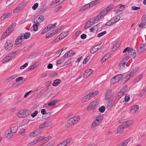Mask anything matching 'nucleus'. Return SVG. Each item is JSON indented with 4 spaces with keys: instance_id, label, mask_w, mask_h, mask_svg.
<instances>
[{
    "instance_id": "37",
    "label": "nucleus",
    "mask_w": 146,
    "mask_h": 146,
    "mask_svg": "<svg viewBox=\"0 0 146 146\" xmlns=\"http://www.w3.org/2000/svg\"><path fill=\"white\" fill-rule=\"evenodd\" d=\"M98 30V25H94L90 29V30L92 32H96Z\"/></svg>"
},
{
    "instance_id": "20",
    "label": "nucleus",
    "mask_w": 146,
    "mask_h": 146,
    "mask_svg": "<svg viewBox=\"0 0 146 146\" xmlns=\"http://www.w3.org/2000/svg\"><path fill=\"white\" fill-rule=\"evenodd\" d=\"M24 39L23 37V35H20L16 39L15 41V44L16 45H17L19 43L22 42Z\"/></svg>"
},
{
    "instance_id": "8",
    "label": "nucleus",
    "mask_w": 146,
    "mask_h": 146,
    "mask_svg": "<svg viewBox=\"0 0 146 146\" xmlns=\"http://www.w3.org/2000/svg\"><path fill=\"white\" fill-rule=\"evenodd\" d=\"M127 54L130 58H134L136 56V53L135 51L132 49H129L128 50Z\"/></svg>"
},
{
    "instance_id": "27",
    "label": "nucleus",
    "mask_w": 146,
    "mask_h": 146,
    "mask_svg": "<svg viewBox=\"0 0 146 146\" xmlns=\"http://www.w3.org/2000/svg\"><path fill=\"white\" fill-rule=\"evenodd\" d=\"M90 8V7L89 6V4H87L82 7L80 9L79 11L80 12H83L84 11L87 10Z\"/></svg>"
},
{
    "instance_id": "5",
    "label": "nucleus",
    "mask_w": 146,
    "mask_h": 146,
    "mask_svg": "<svg viewBox=\"0 0 146 146\" xmlns=\"http://www.w3.org/2000/svg\"><path fill=\"white\" fill-rule=\"evenodd\" d=\"M12 46L11 41L9 40H7L4 45L5 49L7 50H10L12 48Z\"/></svg>"
},
{
    "instance_id": "53",
    "label": "nucleus",
    "mask_w": 146,
    "mask_h": 146,
    "mask_svg": "<svg viewBox=\"0 0 146 146\" xmlns=\"http://www.w3.org/2000/svg\"><path fill=\"white\" fill-rule=\"evenodd\" d=\"M11 59L8 55L4 58L3 61L4 62H9Z\"/></svg>"
},
{
    "instance_id": "58",
    "label": "nucleus",
    "mask_w": 146,
    "mask_h": 146,
    "mask_svg": "<svg viewBox=\"0 0 146 146\" xmlns=\"http://www.w3.org/2000/svg\"><path fill=\"white\" fill-rule=\"evenodd\" d=\"M114 23L111 19L109 21L107 22L106 24V26H109L113 25Z\"/></svg>"
},
{
    "instance_id": "60",
    "label": "nucleus",
    "mask_w": 146,
    "mask_h": 146,
    "mask_svg": "<svg viewBox=\"0 0 146 146\" xmlns=\"http://www.w3.org/2000/svg\"><path fill=\"white\" fill-rule=\"evenodd\" d=\"M36 144V143L35 141V140H34L32 141L29 143L27 144V146H31L35 145Z\"/></svg>"
},
{
    "instance_id": "62",
    "label": "nucleus",
    "mask_w": 146,
    "mask_h": 146,
    "mask_svg": "<svg viewBox=\"0 0 146 146\" xmlns=\"http://www.w3.org/2000/svg\"><path fill=\"white\" fill-rule=\"evenodd\" d=\"M34 134H35L36 136L38 135L40 133V131L39 129H37L35 131H34Z\"/></svg>"
},
{
    "instance_id": "12",
    "label": "nucleus",
    "mask_w": 146,
    "mask_h": 146,
    "mask_svg": "<svg viewBox=\"0 0 146 146\" xmlns=\"http://www.w3.org/2000/svg\"><path fill=\"white\" fill-rule=\"evenodd\" d=\"M101 18H102L101 17V16H100V15L98 14L97 16L95 18L91 19L90 21H88V23H97L100 21Z\"/></svg>"
},
{
    "instance_id": "26",
    "label": "nucleus",
    "mask_w": 146,
    "mask_h": 146,
    "mask_svg": "<svg viewBox=\"0 0 146 146\" xmlns=\"http://www.w3.org/2000/svg\"><path fill=\"white\" fill-rule=\"evenodd\" d=\"M74 124L73 123L70 119L68 120L66 123L65 126L68 127H72Z\"/></svg>"
},
{
    "instance_id": "54",
    "label": "nucleus",
    "mask_w": 146,
    "mask_h": 146,
    "mask_svg": "<svg viewBox=\"0 0 146 146\" xmlns=\"http://www.w3.org/2000/svg\"><path fill=\"white\" fill-rule=\"evenodd\" d=\"M74 61V60L72 58H70L64 63V65H66L69 64L71 63Z\"/></svg>"
},
{
    "instance_id": "44",
    "label": "nucleus",
    "mask_w": 146,
    "mask_h": 146,
    "mask_svg": "<svg viewBox=\"0 0 146 146\" xmlns=\"http://www.w3.org/2000/svg\"><path fill=\"white\" fill-rule=\"evenodd\" d=\"M45 127H47L50 126L52 124V121H48L44 123Z\"/></svg>"
},
{
    "instance_id": "13",
    "label": "nucleus",
    "mask_w": 146,
    "mask_h": 146,
    "mask_svg": "<svg viewBox=\"0 0 146 146\" xmlns=\"http://www.w3.org/2000/svg\"><path fill=\"white\" fill-rule=\"evenodd\" d=\"M58 29L53 30L51 32H50L46 35V38H49L54 35L57 33Z\"/></svg>"
},
{
    "instance_id": "40",
    "label": "nucleus",
    "mask_w": 146,
    "mask_h": 146,
    "mask_svg": "<svg viewBox=\"0 0 146 146\" xmlns=\"http://www.w3.org/2000/svg\"><path fill=\"white\" fill-rule=\"evenodd\" d=\"M5 135L7 139H10L13 135V133L10 132L9 130H8V133H6Z\"/></svg>"
},
{
    "instance_id": "41",
    "label": "nucleus",
    "mask_w": 146,
    "mask_h": 146,
    "mask_svg": "<svg viewBox=\"0 0 146 146\" xmlns=\"http://www.w3.org/2000/svg\"><path fill=\"white\" fill-rule=\"evenodd\" d=\"M111 90H108L106 92V98L107 99H109L111 97Z\"/></svg>"
},
{
    "instance_id": "21",
    "label": "nucleus",
    "mask_w": 146,
    "mask_h": 146,
    "mask_svg": "<svg viewBox=\"0 0 146 146\" xmlns=\"http://www.w3.org/2000/svg\"><path fill=\"white\" fill-rule=\"evenodd\" d=\"M99 93V91L98 90L94 91L88 94L89 96V97L92 99L97 95Z\"/></svg>"
},
{
    "instance_id": "56",
    "label": "nucleus",
    "mask_w": 146,
    "mask_h": 146,
    "mask_svg": "<svg viewBox=\"0 0 146 146\" xmlns=\"http://www.w3.org/2000/svg\"><path fill=\"white\" fill-rule=\"evenodd\" d=\"M113 7L112 6H109L107 7L105 9L106 11V13H108L110 11H111Z\"/></svg>"
},
{
    "instance_id": "35",
    "label": "nucleus",
    "mask_w": 146,
    "mask_h": 146,
    "mask_svg": "<svg viewBox=\"0 0 146 146\" xmlns=\"http://www.w3.org/2000/svg\"><path fill=\"white\" fill-rule=\"evenodd\" d=\"M11 15L10 13H6L3 15L0 18V20L3 21L5 19L7 18L9 16Z\"/></svg>"
},
{
    "instance_id": "39",
    "label": "nucleus",
    "mask_w": 146,
    "mask_h": 146,
    "mask_svg": "<svg viewBox=\"0 0 146 146\" xmlns=\"http://www.w3.org/2000/svg\"><path fill=\"white\" fill-rule=\"evenodd\" d=\"M61 82V80L60 79H57L55 80L52 83V85L54 86H56L58 85Z\"/></svg>"
},
{
    "instance_id": "57",
    "label": "nucleus",
    "mask_w": 146,
    "mask_h": 146,
    "mask_svg": "<svg viewBox=\"0 0 146 146\" xmlns=\"http://www.w3.org/2000/svg\"><path fill=\"white\" fill-rule=\"evenodd\" d=\"M118 82L116 81V80L114 78V76L111 79L110 82L111 84H114Z\"/></svg>"
},
{
    "instance_id": "36",
    "label": "nucleus",
    "mask_w": 146,
    "mask_h": 146,
    "mask_svg": "<svg viewBox=\"0 0 146 146\" xmlns=\"http://www.w3.org/2000/svg\"><path fill=\"white\" fill-rule=\"evenodd\" d=\"M65 0H56L52 3V5L56 6L62 3Z\"/></svg>"
},
{
    "instance_id": "14",
    "label": "nucleus",
    "mask_w": 146,
    "mask_h": 146,
    "mask_svg": "<svg viewBox=\"0 0 146 146\" xmlns=\"http://www.w3.org/2000/svg\"><path fill=\"white\" fill-rule=\"evenodd\" d=\"M23 8V5L19 4L14 9L13 12L14 13H16L21 11Z\"/></svg>"
},
{
    "instance_id": "15",
    "label": "nucleus",
    "mask_w": 146,
    "mask_h": 146,
    "mask_svg": "<svg viewBox=\"0 0 146 146\" xmlns=\"http://www.w3.org/2000/svg\"><path fill=\"white\" fill-rule=\"evenodd\" d=\"M93 72V71L91 69L86 70L83 75L84 77L85 78L88 77Z\"/></svg>"
},
{
    "instance_id": "4",
    "label": "nucleus",
    "mask_w": 146,
    "mask_h": 146,
    "mask_svg": "<svg viewBox=\"0 0 146 146\" xmlns=\"http://www.w3.org/2000/svg\"><path fill=\"white\" fill-rule=\"evenodd\" d=\"M41 113L43 114L42 117L44 119H46L50 117L51 114L52 113V111H48L47 110H41Z\"/></svg>"
},
{
    "instance_id": "34",
    "label": "nucleus",
    "mask_w": 146,
    "mask_h": 146,
    "mask_svg": "<svg viewBox=\"0 0 146 146\" xmlns=\"http://www.w3.org/2000/svg\"><path fill=\"white\" fill-rule=\"evenodd\" d=\"M44 139V136H41L36 138L35 139V140L36 143H37L42 141H43Z\"/></svg>"
},
{
    "instance_id": "29",
    "label": "nucleus",
    "mask_w": 146,
    "mask_h": 146,
    "mask_svg": "<svg viewBox=\"0 0 146 146\" xmlns=\"http://www.w3.org/2000/svg\"><path fill=\"white\" fill-rule=\"evenodd\" d=\"M120 19V17L119 15H117L113 17L111 19V20L113 23H114L118 21H119Z\"/></svg>"
},
{
    "instance_id": "50",
    "label": "nucleus",
    "mask_w": 146,
    "mask_h": 146,
    "mask_svg": "<svg viewBox=\"0 0 146 146\" xmlns=\"http://www.w3.org/2000/svg\"><path fill=\"white\" fill-rule=\"evenodd\" d=\"M31 34L30 33H26L24 35L23 37L25 39H27L29 38Z\"/></svg>"
},
{
    "instance_id": "52",
    "label": "nucleus",
    "mask_w": 146,
    "mask_h": 146,
    "mask_svg": "<svg viewBox=\"0 0 146 146\" xmlns=\"http://www.w3.org/2000/svg\"><path fill=\"white\" fill-rule=\"evenodd\" d=\"M11 59L8 55L4 58L3 61L4 62H9Z\"/></svg>"
},
{
    "instance_id": "42",
    "label": "nucleus",
    "mask_w": 146,
    "mask_h": 146,
    "mask_svg": "<svg viewBox=\"0 0 146 146\" xmlns=\"http://www.w3.org/2000/svg\"><path fill=\"white\" fill-rule=\"evenodd\" d=\"M113 102L111 100H110L107 103V109H110L113 106Z\"/></svg>"
},
{
    "instance_id": "51",
    "label": "nucleus",
    "mask_w": 146,
    "mask_h": 146,
    "mask_svg": "<svg viewBox=\"0 0 146 146\" xmlns=\"http://www.w3.org/2000/svg\"><path fill=\"white\" fill-rule=\"evenodd\" d=\"M142 75H140L137 76L134 80L133 82L136 83L139 81L142 77Z\"/></svg>"
},
{
    "instance_id": "6",
    "label": "nucleus",
    "mask_w": 146,
    "mask_h": 146,
    "mask_svg": "<svg viewBox=\"0 0 146 146\" xmlns=\"http://www.w3.org/2000/svg\"><path fill=\"white\" fill-rule=\"evenodd\" d=\"M44 19V17L42 15H38L35 17L34 19V23H38L39 24L41 23Z\"/></svg>"
},
{
    "instance_id": "46",
    "label": "nucleus",
    "mask_w": 146,
    "mask_h": 146,
    "mask_svg": "<svg viewBox=\"0 0 146 146\" xmlns=\"http://www.w3.org/2000/svg\"><path fill=\"white\" fill-rule=\"evenodd\" d=\"M107 13H106V9H104L102 11L99 13L98 14L99 15H100V16H101V17L102 18L104 15L105 14H106Z\"/></svg>"
},
{
    "instance_id": "48",
    "label": "nucleus",
    "mask_w": 146,
    "mask_h": 146,
    "mask_svg": "<svg viewBox=\"0 0 146 146\" xmlns=\"http://www.w3.org/2000/svg\"><path fill=\"white\" fill-rule=\"evenodd\" d=\"M57 25V23H55L53 24H49L48 27L49 29H52L56 27V25Z\"/></svg>"
},
{
    "instance_id": "17",
    "label": "nucleus",
    "mask_w": 146,
    "mask_h": 146,
    "mask_svg": "<svg viewBox=\"0 0 146 146\" xmlns=\"http://www.w3.org/2000/svg\"><path fill=\"white\" fill-rule=\"evenodd\" d=\"M127 90V86H124L120 90L118 94L119 96H120L121 94L122 95H124L126 93V91Z\"/></svg>"
},
{
    "instance_id": "43",
    "label": "nucleus",
    "mask_w": 146,
    "mask_h": 146,
    "mask_svg": "<svg viewBox=\"0 0 146 146\" xmlns=\"http://www.w3.org/2000/svg\"><path fill=\"white\" fill-rule=\"evenodd\" d=\"M57 102V100H54L52 101L51 102H49L48 105H46L45 106L46 107L48 106H54V105H55L56 104Z\"/></svg>"
},
{
    "instance_id": "55",
    "label": "nucleus",
    "mask_w": 146,
    "mask_h": 146,
    "mask_svg": "<svg viewBox=\"0 0 146 146\" xmlns=\"http://www.w3.org/2000/svg\"><path fill=\"white\" fill-rule=\"evenodd\" d=\"M106 31H104L103 32H102L101 33H100L98 34V37H100L106 34Z\"/></svg>"
},
{
    "instance_id": "45",
    "label": "nucleus",
    "mask_w": 146,
    "mask_h": 146,
    "mask_svg": "<svg viewBox=\"0 0 146 146\" xmlns=\"http://www.w3.org/2000/svg\"><path fill=\"white\" fill-rule=\"evenodd\" d=\"M98 50L97 48V46H95L94 47H93L90 51V53H91L93 54Z\"/></svg>"
},
{
    "instance_id": "22",
    "label": "nucleus",
    "mask_w": 146,
    "mask_h": 146,
    "mask_svg": "<svg viewBox=\"0 0 146 146\" xmlns=\"http://www.w3.org/2000/svg\"><path fill=\"white\" fill-rule=\"evenodd\" d=\"M75 54V52H73L72 50H70L67 52L64 55V58H66L68 57H70L71 56H73Z\"/></svg>"
},
{
    "instance_id": "47",
    "label": "nucleus",
    "mask_w": 146,
    "mask_h": 146,
    "mask_svg": "<svg viewBox=\"0 0 146 146\" xmlns=\"http://www.w3.org/2000/svg\"><path fill=\"white\" fill-rule=\"evenodd\" d=\"M119 46V42H117L113 46L112 50L113 51H115Z\"/></svg>"
},
{
    "instance_id": "18",
    "label": "nucleus",
    "mask_w": 146,
    "mask_h": 146,
    "mask_svg": "<svg viewBox=\"0 0 146 146\" xmlns=\"http://www.w3.org/2000/svg\"><path fill=\"white\" fill-rule=\"evenodd\" d=\"M69 31H64L61 33L58 36L59 38L61 39L64 38L68 35Z\"/></svg>"
},
{
    "instance_id": "10",
    "label": "nucleus",
    "mask_w": 146,
    "mask_h": 146,
    "mask_svg": "<svg viewBox=\"0 0 146 146\" xmlns=\"http://www.w3.org/2000/svg\"><path fill=\"white\" fill-rule=\"evenodd\" d=\"M140 27L146 28V15L143 16L142 22L139 25Z\"/></svg>"
},
{
    "instance_id": "3",
    "label": "nucleus",
    "mask_w": 146,
    "mask_h": 146,
    "mask_svg": "<svg viewBox=\"0 0 146 146\" xmlns=\"http://www.w3.org/2000/svg\"><path fill=\"white\" fill-rule=\"evenodd\" d=\"M138 70V69L136 68L131 71L129 74H127L124 78L122 80L123 81H124V83L126 82L133 74L136 73Z\"/></svg>"
},
{
    "instance_id": "28",
    "label": "nucleus",
    "mask_w": 146,
    "mask_h": 146,
    "mask_svg": "<svg viewBox=\"0 0 146 146\" xmlns=\"http://www.w3.org/2000/svg\"><path fill=\"white\" fill-rule=\"evenodd\" d=\"M125 5L122 4H119L117 6L116 9L119 11H121L123 10V9L125 8Z\"/></svg>"
},
{
    "instance_id": "11",
    "label": "nucleus",
    "mask_w": 146,
    "mask_h": 146,
    "mask_svg": "<svg viewBox=\"0 0 146 146\" xmlns=\"http://www.w3.org/2000/svg\"><path fill=\"white\" fill-rule=\"evenodd\" d=\"M133 122L134 121L133 120H129L123 122L122 123V125L125 128H127L132 125Z\"/></svg>"
},
{
    "instance_id": "25",
    "label": "nucleus",
    "mask_w": 146,
    "mask_h": 146,
    "mask_svg": "<svg viewBox=\"0 0 146 146\" xmlns=\"http://www.w3.org/2000/svg\"><path fill=\"white\" fill-rule=\"evenodd\" d=\"M80 117L79 115L76 116L73 118L70 119L74 125L80 119Z\"/></svg>"
},
{
    "instance_id": "9",
    "label": "nucleus",
    "mask_w": 146,
    "mask_h": 146,
    "mask_svg": "<svg viewBox=\"0 0 146 146\" xmlns=\"http://www.w3.org/2000/svg\"><path fill=\"white\" fill-rule=\"evenodd\" d=\"M146 49V44H142L140 45L139 48L137 49V52L141 54L144 52Z\"/></svg>"
},
{
    "instance_id": "31",
    "label": "nucleus",
    "mask_w": 146,
    "mask_h": 146,
    "mask_svg": "<svg viewBox=\"0 0 146 146\" xmlns=\"http://www.w3.org/2000/svg\"><path fill=\"white\" fill-rule=\"evenodd\" d=\"M18 129V127L17 126H15L14 127H12L10 129V132L13 134L16 133Z\"/></svg>"
},
{
    "instance_id": "19",
    "label": "nucleus",
    "mask_w": 146,
    "mask_h": 146,
    "mask_svg": "<svg viewBox=\"0 0 146 146\" xmlns=\"http://www.w3.org/2000/svg\"><path fill=\"white\" fill-rule=\"evenodd\" d=\"M71 139L72 138L71 137L68 138L64 140L60 143L62 146H66L70 143Z\"/></svg>"
},
{
    "instance_id": "7",
    "label": "nucleus",
    "mask_w": 146,
    "mask_h": 146,
    "mask_svg": "<svg viewBox=\"0 0 146 146\" xmlns=\"http://www.w3.org/2000/svg\"><path fill=\"white\" fill-rule=\"evenodd\" d=\"M98 105L97 100H96L92 102L89 105L88 108V109H96Z\"/></svg>"
},
{
    "instance_id": "64",
    "label": "nucleus",
    "mask_w": 146,
    "mask_h": 146,
    "mask_svg": "<svg viewBox=\"0 0 146 146\" xmlns=\"http://www.w3.org/2000/svg\"><path fill=\"white\" fill-rule=\"evenodd\" d=\"M38 3H36L32 6V8L34 10H36L38 6Z\"/></svg>"
},
{
    "instance_id": "2",
    "label": "nucleus",
    "mask_w": 146,
    "mask_h": 146,
    "mask_svg": "<svg viewBox=\"0 0 146 146\" xmlns=\"http://www.w3.org/2000/svg\"><path fill=\"white\" fill-rule=\"evenodd\" d=\"M29 114L27 110H19L17 113L16 115L18 118H23L27 116Z\"/></svg>"
},
{
    "instance_id": "30",
    "label": "nucleus",
    "mask_w": 146,
    "mask_h": 146,
    "mask_svg": "<svg viewBox=\"0 0 146 146\" xmlns=\"http://www.w3.org/2000/svg\"><path fill=\"white\" fill-rule=\"evenodd\" d=\"M123 130V125H119L117 128V134L121 133Z\"/></svg>"
},
{
    "instance_id": "1",
    "label": "nucleus",
    "mask_w": 146,
    "mask_h": 146,
    "mask_svg": "<svg viewBox=\"0 0 146 146\" xmlns=\"http://www.w3.org/2000/svg\"><path fill=\"white\" fill-rule=\"evenodd\" d=\"M16 26V23H13L12 25L8 28V29H7L6 31L1 36V39H3L5 38L7 36L9 35L12 32Z\"/></svg>"
},
{
    "instance_id": "49",
    "label": "nucleus",
    "mask_w": 146,
    "mask_h": 146,
    "mask_svg": "<svg viewBox=\"0 0 146 146\" xmlns=\"http://www.w3.org/2000/svg\"><path fill=\"white\" fill-rule=\"evenodd\" d=\"M35 23L33 25V31H36L38 29V26L39 25L38 23Z\"/></svg>"
},
{
    "instance_id": "16",
    "label": "nucleus",
    "mask_w": 146,
    "mask_h": 146,
    "mask_svg": "<svg viewBox=\"0 0 146 146\" xmlns=\"http://www.w3.org/2000/svg\"><path fill=\"white\" fill-rule=\"evenodd\" d=\"M51 138L52 137L51 136H48L46 137H44V139L43 141H42V142L40 143V144H39V145H40V146L43 145L51 139Z\"/></svg>"
},
{
    "instance_id": "33",
    "label": "nucleus",
    "mask_w": 146,
    "mask_h": 146,
    "mask_svg": "<svg viewBox=\"0 0 146 146\" xmlns=\"http://www.w3.org/2000/svg\"><path fill=\"white\" fill-rule=\"evenodd\" d=\"M124 74H118L114 76V78H115L116 80V81L118 82L121 80L124 76Z\"/></svg>"
},
{
    "instance_id": "24",
    "label": "nucleus",
    "mask_w": 146,
    "mask_h": 146,
    "mask_svg": "<svg viewBox=\"0 0 146 146\" xmlns=\"http://www.w3.org/2000/svg\"><path fill=\"white\" fill-rule=\"evenodd\" d=\"M17 76L16 75H13L7 78L5 80V82L7 83L10 82L14 78L17 77Z\"/></svg>"
},
{
    "instance_id": "32",
    "label": "nucleus",
    "mask_w": 146,
    "mask_h": 146,
    "mask_svg": "<svg viewBox=\"0 0 146 146\" xmlns=\"http://www.w3.org/2000/svg\"><path fill=\"white\" fill-rule=\"evenodd\" d=\"M125 62L121 61L119 65V68L121 70H123L125 68Z\"/></svg>"
},
{
    "instance_id": "61",
    "label": "nucleus",
    "mask_w": 146,
    "mask_h": 146,
    "mask_svg": "<svg viewBox=\"0 0 146 146\" xmlns=\"http://www.w3.org/2000/svg\"><path fill=\"white\" fill-rule=\"evenodd\" d=\"M104 44V43L103 42H102L100 44L98 45H96V46H97V48L98 50H99L103 45Z\"/></svg>"
},
{
    "instance_id": "63",
    "label": "nucleus",
    "mask_w": 146,
    "mask_h": 146,
    "mask_svg": "<svg viewBox=\"0 0 146 146\" xmlns=\"http://www.w3.org/2000/svg\"><path fill=\"white\" fill-rule=\"evenodd\" d=\"M38 113V112L37 111H34L33 113H31V115L32 117H34L36 116Z\"/></svg>"
},
{
    "instance_id": "59",
    "label": "nucleus",
    "mask_w": 146,
    "mask_h": 146,
    "mask_svg": "<svg viewBox=\"0 0 146 146\" xmlns=\"http://www.w3.org/2000/svg\"><path fill=\"white\" fill-rule=\"evenodd\" d=\"M17 53V52L15 51L14 52H13L10 54H9L8 56H9L11 58H13L14 56L15 55V54Z\"/></svg>"
},
{
    "instance_id": "38",
    "label": "nucleus",
    "mask_w": 146,
    "mask_h": 146,
    "mask_svg": "<svg viewBox=\"0 0 146 146\" xmlns=\"http://www.w3.org/2000/svg\"><path fill=\"white\" fill-rule=\"evenodd\" d=\"M89 96L88 94L86 95L82 98V101L84 102L88 101L90 99H91Z\"/></svg>"
},
{
    "instance_id": "23",
    "label": "nucleus",
    "mask_w": 146,
    "mask_h": 146,
    "mask_svg": "<svg viewBox=\"0 0 146 146\" xmlns=\"http://www.w3.org/2000/svg\"><path fill=\"white\" fill-rule=\"evenodd\" d=\"M129 141V140L128 139L124 140L119 144L117 146H126Z\"/></svg>"
}]
</instances>
